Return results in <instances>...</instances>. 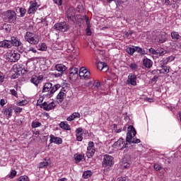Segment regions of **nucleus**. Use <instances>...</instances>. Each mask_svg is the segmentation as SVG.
I'll return each instance as SVG.
<instances>
[{
    "mask_svg": "<svg viewBox=\"0 0 181 181\" xmlns=\"http://www.w3.org/2000/svg\"><path fill=\"white\" fill-rule=\"evenodd\" d=\"M132 134L133 136H135V135H136V131L135 130V128H134V126L130 125L127 127L126 142H129V144H139L141 140L139 139L132 138Z\"/></svg>",
    "mask_w": 181,
    "mask_h": 181,
    "instance_id": "f257e3e1",
    "label": "nucleus"
},
{
    "mask_svg": "<svg viewBox=\"0 0 181 181\" xmlns=\"http://www.w3.org/2000/svg\"><path fill=\"white\" fill-rule=\"evenodd\" d=\"M62 86L60 84L54 85L52 83H46L42 88V93H47V95L54 94Z\"/></svg>",
    "mask_w": 181,
    "mask_h": 181,
    "instance_id": "f03ea898",
    "label": "nucleus"
},
{
    "mask_svg": "<svg viewBox=\"0 0 181 181\" xmlns=\"http://www.w3.org/2000/svg\"><path fill=\"white\" fill-rule=\"evenodd\" d=\"M24 39L30 45H37L40 41L39 35L31 32H27L24 36Z\"/></svg>",
    "mask_w": 181,
    "mask_h": 181,
    "instance_id": "7ed1b4c3",
    "label": "nucleus"
},
{
    "mask_svg": "<svg viewBox=\"0 0 181 181\" xmlns=\"http://www.w3.org/2000/svg\"><path fill=\"white\" fill-rule=\"evenodd\" d=\"M54 29L59 30L60 32H67L70 29V25L65 21L57 23L54 25Z\"/></svg>",
    "mask_w": 181,
    "mask_h": 181,
    "instance_id": "20e7f679",
    "label": "nucleus"
},
{
    "mask_svg": "<svg viewBox=\"0 0 181 181\" xmlns=\"http://www.w3.org/2000/svg\"><path fill=\"white\" fill-rule=\"evenodd\" d=\"M102 165L104 168H111L114 165V157L110 155H105Z\"/></svg>",
    "mask_w": 181,
    "mask_h": 181,
    "instance_id": "39448f33",
    "label": "nucleus"
},
{
    "mask_svg": "<svg viewBox=\"0 0 181 181\" xmlns=\"http://www.w3.org/2000/svg\"><path fill=\"white\" fill-rule=\"evenodd\" d=\"M6 21L8 23H15L16 22V13L12 10L6 12Z\"/></svg>",
    "mask_w": 181,
    "mask_h": 181,
    "instance_id": "423d86ee",
    "label": "nucleus"
},
{
    "mask_svg": "<svg viewBox=\"0 0 181 181\" xmlns=\"http://www.w3.org/2000/svg\"><path fill=\"white\" fill-rule=\"evenodd\" d=\"M94 153H95V148H94V142L90 141L87 148L86 156L88 158H93Z\"/></svg>",
    "mask_w": 181,
    "mask_h": 181,
    "instance_id": "0eeeda50",
    "label": "nucleus"
},
{
    "mask_svg": "<svg viewBox=\"0 0 181 181\" xmlns=\"http://www.w3.org/2000/svg\"><path fill=\"white\" fill-rule=\"evenodd\" d=\"M55 69L57 71H59L58 74H54L55 77H60L61 76L63 75V73L67 70V67L66 66L62 64H58L55 66Z\"/></svg>",
    "mask_w": 181,
    "mask_h": 181,
    "instance_id": "6e6552de",
    "label": "nucleus"
},
{
    "mask_svg": "<svg viewBox=\"0 0 181 181\" xmlns=\"http://www.w3.org/2000/svg\"><path fill=\"white\" fill-rule=\"evenodd\" d=\"M66 18L70 22H76V13L74 8H69L66 12Z\"/></svg>",
    "mask_w": 181,
    "mask_h": 181,
    "instance_id": "1a4fd4ad",
    "label": "nucleus"
},
{
    "mask_svg": "<svg viewBox=\"0 0 181 181\" xmlns=\"http://www.w3.org/2000/svg\"><path fill=\"white\" fill-rule=\"evenodd\" d=\"M8 60L11 63H16V62H18L21 59V54L18 52H11L8 54Z\"/></svg>",
    "mask_w": 181,
    "mask_h": 181,
    "instance_id": "9d476101",
    "label": "nucleus"
},
{
    "mask_svg": "<svg viewBox=\"0 0 181 181\" xmlns=\"http://www.w3.org/2000/svg\"><path fill=\"white\" fill-rule=\"evenodd\" d=\"M56 107V103L54 102H51L48 103L47 102H44L41 105V108H43L45 111H50V110H53Z\"/></svg>",
    "mask_w": 181,
    "mask_h": 181,
    "instance_id": "9b49d317",
    "label": "nucleus"
},
{
    "mask_svg": "<svg viewBox=\"0 0 181 181\" xmlns=\"http://www.w3.org/2000/svg\"><path fill=\"white\" fill-rule=\"evenodd\" d=\"M30 7L28 11V13L30 15V13H33V12H36L37 11V8H39V6H37V3L36 2V0L30 1Z\"/></svg>",
    "mask_w": 181,
    "mask_h": 181,
    "instance_id": "f8f14e48",
    "label": "nucleus"
},
{
    "mask_svg": "<svg viewBox=\"0 0 181 181\" xmlns=\"http://www.w3.org/2000/svg\"><path fill=\"white\" fill-rule=\"evenodd\" d=\"M127 145H128V144L124 143V139H119V140L114 144V146H116L117 148H120L119 149L121 150L127 148Z\"/></svg>",
    "mask_w": 181,
    "mask_h": 181,
    "instance_id": "ddd939ff",
    "label": "nucleus"
},
{
    "mask_svg": "<svg viewBox=\"0 0 181 181\" xmlns=\"http://www.w3.org/2000/svg\"><path fill=\"white\" fill-rule=\"evenodd\" d=\"M127 83L132 86H136V76L133 74L128 76Z\"/></svg>",
    "mask_w": 181,
    "mask_h": 181,
    "instance_id": "4468645a",
    "label": "nucleus"
},
{
    "mask_svg": "<svg viewBox=\"0 0 181 181\" xmlns=\"http://www.w3.org/2000/svg\"><path fill=\"white\" fill-rule=\"evenodd\" d=\"M49 138H50L51 144H57L59 145L60 144H62L63 142V141L62 140V139L60 137H56L53 134H51L49 136Z\"/></svg>",
    "mask_w": 181,
    "mask_h": 181,
    "instance_id": "2eb2a0df",
    "label": "nucleus"
},
{
    "mask_svg": "<svg viewBox=\"0 0 181 181\" xmlns=\"http://www.w3.org/2000/svg\"><path fill=\"white\" fill-rule=\"evenodd\" d=\"M10 42H11V47L13 46L18 47V46H21L22 45V42H21L16 37H11Z\"/></svg>",
    "mask_w": 181,
    "mask_h": 181,
    "instance_id": "dca6fc26",
    "label": "nucleus"
},
{
    "mask_svg": "<svg viewBox=\"0 0 181 181\" xmlns=\"http://www.w3.org/2000/svg\"><path fill=\"white\" fill-rule=\"evenodd\" d=\"M165 41H166V35L163 34L158 35L156 39V42L158 45H161V43H165Z\"/></svg>",
    "mask_w": 181,
    "mask_h": 181,
    "instance_id": "f3484780",
    "label": "nucleus"
},
{
    "mask_svg": "<svg viewBox=\"0 0 181 181\" xmlns=\"http://www.w3.org/2000/svg\"><path fill=\"white\" fill-rule=\"evenodd\" d=\"M64 88H63L62 90L58 93L57 98L59 100V103H63V100H64V97H66V93H64Z\"/></svg>",
    "mask_w": 181,
    "mask_h": 181,
    "instance_id": "a211bd4d",
    "label": "nucleus"
},
{
    "mask_svg": "<svg viewBox=\"0 0 181 181\" xmlns=\"http://www.w3.org/2000/svg\"><path fill=\"white\" fill-rule=\"evenodd\" d=\"M12 112H13V107H9L5 109L4 114L7 118H11L12 117Z\"/></svg>",
    "mask_w": 181,
    "mask_h": 181,
    "instance_id": "6ab92c4d",
    "label": "nucleus"
},
{
    "mask_svg": "<svg viewBox=\"0 0 181 181\" xmlns=\"http://www.w3.org/2000/svg\"><path fill=\"white\" fill-rule=\"evenodd\" d=\"M0 47H4L6 49H11V47H12L11 46V42L10 40H4L0 42Z\"/></svg>",
    "mask_w": 181,
    "mask_h": 181,
    "instance_id": "aec40b11",
    "label": "nucleus"
},
{
    "mask_svg": "<svg viewBox=\"0 0 181 181\" xmlns=\"http://www.w3.org/2000/svg\"><path fill=\"white\" fill-rule=\"evenodd\" d=\"M143 64L146 69H151L152 67L153 62L151 59L146 58L143 59Z\"/></svg>",
    "mask_w": 181,
    "mask_h": 181,
    "instance_id": "412c9836",
    "label": "nucleus"
},
{
    "mask_svg": "<svg viewBox=\"0 0 181 181\" xmlns=\"http://www.w3.org/2000/svg\"><path fill=\"white\" fill-rule=\"evenodd\" d=\"M98 69L101 71L105 70V71H107V63L103 62H98Z\"/></svg>",
    "mask_w": 181,
    "mask_h": 181,
    "instance_id": "4be33fe9",
    "label": "nucleus"
},
{
    "mask_svg": "<svg viewBox=\"0 0 181 181\" xmlns=\"http://www.w3.org/2000/svg\"><path fill=\"white\" fill-rule=\"evenodd\" d=\"M59 127L62 129H66V131H70V125H69V124H67V122H62L59 124Z\"/></svg>",
    "mask_w": 181,
    "mask_h": 181,
    "instance_id": "5701e85b",
    "label": "nucleus"
},
{
    "mask_svg": "<svg viewBox=\"0 0 181 181\" xmlns=\"http://www.w3.org/2000/svg\"><path fill=\"white\" fill-rule=\"evenodd\" d=\"M49 165H50V161H47V160L45 159L42 162L40 163L38 168L42 169V168H46V166H49Z\"/></svg>",
    "mask_w": 181,
    "mask_h": 181,
    "instance_id": "b1692460",
    "label": "nucleus"
},
{
    "mask_svg": "<svg viewBox=\"0 0 181 181\" xmlns=\"http://www.w3.org/2000/svg\"><path fill=\"white\" fill-rule=\"evenodd\" d=\"M162 69H160V74H168L169 73V66L161 65Z\"/></svg>",
    "mask_w": 181,
    "mask_h": 181,
    "instance_id": "393cba45",
    "label": "nucleus"
},
{
    "mask_svg": "<svg viewBox=\"0 0 181 181\" xmlns=\"http://www.w3.org/2000/svg\"><path fill=\"white\" fill-rule=\"evenodd\" d=\"M30 83H33V84H35V86H36V87H37V86H39V79L37 78V76H33L31 79H30Z\"/></svg>",
    "mask_w": 181,
    "mask_h": 181,
    "instance_id": "a878e982",
    "label": "nucleus"
},
{
    "mask_svg": "<svg viewBox=\"0 0 181 181\" xmlns=\"http://www.w3.org/2000/svg\"><path fill=\"white\" fill-rule=\"evenodd\" d=\"M171 37L172 39H175V40H179V39H180L181 37L180 35H179V33L176 31H173L171 33Z\"/></svg>",
    "mask_w": 181,
    "mask_h": 181,
    "instance_id": "bb28decb",
    "label": "nucleus"
},
{
    "mask_svg": "<svg viewBox=\"0 0 181 181\" xmlns=\"http://www.w3.org/2000/svg\"><path fill=\"white\" fill-rule=\"evenodd\" d=\"M70 76H76V74H78V69L72 67L69 69Z\"/></svg>",
    "mask_w": 181,
    "mask_h": 181,
    "instance_id": "cd10ccee",
    "label": "nucleus"
},
{
    "mask_svg": "<svg viewBox=\"0 0 181 181\" xmlns=\"http://www.w3.org/2000/svg\"><path fill=\"white\" fill-rule=\"evenodd\" d=\"M167 52L163 48L157 49V56H165Z\"/></svg>",
    "mask_w": 181,
    "mask_h": 181,
    "instance_id": "c85d7f7f",
    "label": "nucleus"
},
{
    "mask_svg": "<svg viewBox=\"0 0 181 181\" xmlns=\"http://www.w3.org/2000/svg\"><path fill=\"white\" fill-rule=\"evenodd\" d=\"M74 158H75L76 163H78V162L83 160V158H84V156L81 154H76L74 156Z\"/></svg>",
    "mask_w": 181,
    "mask_h": 181,
    "instance_id": "c756f323",
    "label": "nucleus"
},
{
    "mask_svg": "<svg viewBox=\"0 0 181 181\" xmlns=\"http://www.w3.org/2000/svg\"><path fill=\"white\" fill-rule=\"evenodd\" d=\"M16 12H18V11L20 12L21 16L22 18H23V16H25V14L26 13V10L24 8H19V7H18L16 9Z\"/></svg>",
    "mask_w": 181,
    "mask_h": 181,
    "instance_id": "7c9ffc66",
    "label": "nucleus"
},
{
    "mask_svg": "<svg viewBox=\"0 0 181 181\" xmlns=\"http://www.w3.org/2000/svg\"><path fill=\"white\" fill-rule=\"evenodd\" d=\"M88 71L87 69H86V67H81L79 69V76L80 77H83L84 76V74Z\"/></svg>",
    "mask_w": 181,
    "mask_h": 181,
    "instance_id": "2f4dec72",
    "label": "nucleus"
},
{
    "mask_svg": "<svg viewBox=\"0 0 181 181\" xmlns=\"http://www.w3.org/2000/svg\"><path fill=\"white\" fill-rule=\"evenodd\" d=\"M91 176V171H85L83 174V177L84 179H88V177H90Z\"/></svg>",
    "mask_w": 181,
    "mask_h": 181,
    "instance_id": "473e14b6",
    "label": "nucleus"
},
{
    "mask_svg": "<svg viewBox=\"0 0 181 181\" xmlns=\"http://www.w3.org/2000/svg\"><path fill=\"white\" fill-rule=\"evenodd\" d=\"M42 125V123L40 122H33L31 124L32 128H39Z\"/></svg>",
    "mask_w": 181,
    "mask_h": 181,
    "instance_id": "72a5a7b5",
    "label": "nucleus"
},
{
    "mask_svg": "<svg viewBox=\"0 0 181 181\" xmlns=\"http://www.w3.org/2000/svg\"><path fill=\"white\" fill-rule=\"evenodd\" d=\"M127 52L129 54H131L132 56V54H134V53H135V48H132V47H127Z\"/></svg>",
    "mask_w": 181,
    "mask_h": 181,
    "instance_id": "f704fd0d",
    "label": "nucleus"
},
{
    "mask_svg": "<svg viewBox=\"0 0 181 181\" xmlns=\"http://www.w3.org/2000/svg\"><path fill=\"white\" fill-rule=\"evenodd\" d=\"M134 52H137V53H141V54H145V51H143L142 48L139 47H134Z\"/></svg>",
    "mask_w": 181,
    "mask_h": 181,
    "instance_id": "c9c22d12",
    "label": "nucleus"
},
{
    "mask_svg": "<svg viewBox=\"0 0 181 181\" xmlns=\"http://www.w3.org/2000/svg\"><path fill=\"white\" fill-rule=\"evenodd\" d=\"M170 60V57H167L166 59H163L160 61L161 66H165V64H168V62Z\"/></svg>",
    "mask_w": 181,
    "mask_h": 181,
    "instance_id": "e433bc0d",
    "label": "nucleus"
},
{
    "mask_svg": "<svg viewBox=\"0 0 181 181\" xmlns=\"http://www.w3.org/2000/svg\"><path fill=\"white\" fill-rule=\"evenodd\" d=\"M154 169L157 172H159V170H162V165H160V164H158V163H155L154 164Z\"/></svg>",
    "mask_w": 181,
    "mask_h": 181,
    "instance_id": "4c0bfd02",
    "label": "nucleus"
},
{
    "mask_svg": "<svg viewBox=\"0 0 181 181\" xmlns=\"http://www.w3.org/2000/svg\"><path fill=\"white\" fill-rule=\"evenodd\" d=\"M17 181H29V177L26 175L21 176Z\"/></svg>",
    "mask_w": 181,
    "mask_h": 181,
    "instance_id": "58836bf2",
    "label": "nucleus"
},
{
    "mask_svg": "<svg viewBox=\"0 0 181 181\" xmlns=\"http://www.w3.org/2000/svg\"><path fill=\"white\" fill-rule=\"evenodd\" d=\"M129 67L132 69V70H136V69H138V66L135 63L130 64Z\"/></svg>",
    "mask_w": 181,
    "mask_h": 181,
    "instance_id": "ea45409f",
    "label": "nucleus"
},
{
    "mask_svg": "<svg viewBox=\"0 0 181 181\" xmlns=\"http://www.w3.org/2000/svg\"><path fill=\"white\" fill-rule=\"evenodd\" d=\"M134 31H128L126 32L124 34V37H127V39H129V36H131V35H133Z\"/></svg>",
    "mask_w": 181,
    "mask_h": 181,
    "instance_id": "a19ab883",
    "label": "nucleus"
},
{
    "mask_svg": "<svg viewBox=\"0 0 181 181\" xmlns=\"http://www.w3.org/2000/svg\"><path fill=\"white\" fill-rule=\"evenodd\" d=\"M16 176V170H12L9 175L10 179H13Z\"/></svg>",
    "mask_w": 181,
    "mask_h": 181,
    "instance_id": "79ce46f5",
    "label": "nucleus"
},
{
    "mask_svg": "<svg viewBox=\"0 0 181 181\" xmlns=\"http://www.w3.org/2000/svg\"><path fill=\"white\" fill-rule=\"evenodd\" d=\"M26 104H28L26 100H22V101L19 102L18 103H17V105H18L19 107H22L23 105H26Z\"/></svg>",
    "mask_w": 181,
    "mask_h": 181,
    "instance_id": "37998d69",
    "label": "nucleus"
},
{
    "mask_svg": "<svg viewBox=\"0 0 181 181\" xmlns=\"http://www.w3.org/2000/svg\"><path fill=\"white\" fill-rule=\"evenodd\" d=\"M148 52H149L150 53H151V54H156V55L158 54L157 49L155 50V49H153V48H150V49H148Z\"/></svg>",
    "mask_w": 181,
    "mask_h": 181,
    "instance_id": "c03bdc74",
    "label": "nucleus"
},
{
    "mask_svg": "<svg viewBox=\"0 0 181 181\" xmlns=\"http://www.w3.org/2000/svg\"><path fill=\"white\" fill-rule=\"evenodd\" d=\"M5 79V76H4V74L0 71V84H2L4 83V80Z\"/></svg>",
    "mask_w": 181,
    "mask_h": 181,
    "instance_id": "a18cd8bd",
    "label": "nucleus"
},
{
    "mask_svg": "<svg viewBox=\"0 0 181 181\" xmlns=\"http://www.w3.org/2000/svg\"><path fill=\"white\" fill-rule=\"evenodd\" d=\"M90 71L88 70L82 77H83V78H88V77H90Z\"/></svg>",
    "mask_w": 181,
    "mask_h": 181,
    "instance_id": "49530a36",
    "label": "nucleus"
},
{
    "mask_svg": "<svg viewBox=\"0 0 181 181\" xmlns=\"http://www.w3.org/2000/svg\"><path fill=\"white\" fill-rule=\"evenodd\" d=\"M72 115H74V118H80V117H81V115H80V113L78 112H74L72 114Z\"/></svg>",
    "mask_w": 181,
    "mask_h": 181,
    "instance_id": "de8ad7c7",
    "label": "nucleus"
},
{
    "mask_svg": "<svg viewBox=\"0 0 181 181\" xmlns=\"http://www.w3.org/2000/svg\"><path fill=\"white\" fill-rule=\"evenodd\" d=\"M11 93L12 95H14V97H18V92H16V90H15V89H11Z\"/></svg>",
    "mask_w": 181,
    "mask_h": 181,
    "instance_id": "09e8293b",
    "label": "nucleus"
},
{
    "mask_svg": "<svg viewBox=\"0 0 181 181\" xmlns=\"http://www.w3.org/2000/svg\"><path fill=\"white\" fill-rule=\"evenodd\" d=\"M76 139L81 142V141H83V136H81V134H76Z\"/></svg>",
    "mask_w": 181,
    "mask_h": 181,
    "instance_id": "8fccbe9b",
    "label": "nucleus"
},
{
    "mask_svg": "<svg viewBox=\"0 0 181 181\" xmlns=\"http://www.w3.org/2000/svg\"><path fill=\"white\" fill-rule=\"evenodd\" d=\"M85 19L88 28H90V20L88 19V17H87V16H85Z\"/></svg>",
    "mask_w": 181,
    "mask_h": 181,
    "instance_id": "3c124183",
    "label": "nucleus"
},
{
    "mask_svg": "<svg viewBox=\"0 0 181 181\" xmlns=\"http://www.w3.org/2000/svg\"><path fill=\"white\" fill-rule=\"evenodd\" d=\"M74 119H75V118H74V116L73 115V114L71 115H70L69 117H67V119H66L67 121H70V122L73 121Z\"/></svg>",
    "mask_w": 181,
    "mask_h": 181,
    "instance_id": "603ef678",
    "label": "nucleus"
},
{
    "mask_svg": "<svg viewBox=\"0 0 181 181\" xmlns=\"http://www.w3.org/2000/svg\"><path fill=\"white\" fill-rule=\"evenodd\" d=\"M86 35H88V36H91V30H90V27H87L86 28Z\"/></svg>",
    "mask_w": 181,
    "mask_h": 181,
    "instance_id": "864d4df0",
    "label": "nucleus"
},
{
    "mask_svg": "<svg viewBox=\"0 0 181 181\" xmlns=\"http://www.w3.org/2000/svg\"><path fill=\"white\" fill-rule=\"evenodd\" d=\"M152 74H160V71L159 69H155L152 71Z\"/></svg>",
    "mask_w": 181,
    "mask_h": 181,
    "instance_id": "5fc2aeb1",
    "label": "nucleus"
},
{
    "mask_svg": "<svg viewBox=\"0 0 181 181\" xmlns=\"http://www.w3.org/2000/svg\"><path fill=\"white\" fill-rule=\"evenodd\" d=\"M54 2H55V4H57V5L61 6L62 4V0H53Z\"/></svg>",
    "mask_w": 181,
    "mask_h": 181,
    "instance_id": "6e6d98bb",
    "label": "nucleus"
},
{
    "mask_svg": "<svg viewBox=\"0 0 181 181\" xmlns=\"http://www.w3.org/2000/svg\"><path fill=\"white\" fill-rule=\"evenodd\" d=\"M5 104H6V102H5V99H1V100H0V105H1V107H4V105H5Z\"/></svg>",
    "mask_w": 181,
    "mask_h": 181,
    "instance_id": "4d7b16f0",
    "label": "nucleus"
},
{
    "mask_svg": "<svg viewBox=\"0 0 181 181\" xmlns=\"http://www.w3.org/2000/svg\"><path fill=\"white\" fill-rule=\"evenodd\" d=\"M129 166H131V165L129 163H123V168H124L125 169H127V168H129Z\"/></svg>",
    "mask_w": 181,
    "mask_h": 181,
    "instance_id": "13d9d810",
    "label": "nucleus"
},
{
    "mask_svg": "<svg viewBox=\"0 0 181 181\" xmlns=\"http://www.w3.org/2000/svg\"><path fill=\"white\" fill-rule=\"evenodd\" d=\"M40 50H46V44L42 43L41 45Z\"/></svg>",
    "mask_w": 181,
    "mask_h": 181,
    "instance_id": "bf43d9fd",
    "label": "nucleus"
},
{
    "mask_svg": "<svg viewBox=\"0 0 181 181\" xmlns=\"http://www.w3.org/2000/svg\"><path fill=\"white\" fill-rule=\"evenodd\" d=\"M22 112V108L17 107L15 108V112Z\"/></svg>",
    "mask_w": 181,
    "mask_h": 181,
    "instance_id": "052dcab7",
    "label": "nucleus"
},
{
    "mask_svg": "<svg viewBox=\"0 0 181 181\" xmlns=\"http://www.w3.org/2000/svg\"><path fill=\"white\" fill-rule=\"evenodd\" d=\"M83 131V129L81 128H78L76 129V135H80V133Z\"/></svg>",
    "mask_w": 181,
    "mask_h": 181,
    "instance_id": "680f3d73",
    "label": "nucleus"
},
{
    "mask_svg": "<svg viewBox=\"0 0 181 181\" xmlns=\"http://www.w3.org/2000/svg\"><path fill=\"white\" fill-rule=\"evenodd\" d=\"M162 2L165 4V5H169V4H170V1L169 0H162Z\"/></svg>",
    "mask_w": 181,
    "mask_h": 181,
    "instance_id": "e2e57ef3",
    "label": "nucleus"
},
{
    "mask_svg": "<svg viewBox=\"0 0 181 181\" xmlns=\"http://www.w3.org/2000/svg\"><path fill=\"white\" fill-rule=\"evenodd\" d=\"M101 86V83L100 82H96L95 83V87H96V88H100V86Z\"/></svg>",
    "mask_w": 181,
    "mask_h": 181,
    "instance_id": "0e129e2a",
    "label": "nucleus"
},
{
    "mask_svg": "<svg viewBox=\"0 0 181 181\" xmlns=\"http://www.w3.org/2000/svg\"><path fill=\"white\" fill-rule=\"evenodd\" d=\"M29 52H33V53H37V51L36 49H35V48H33V47H30Z\"/></svg>",
    "mask_w": 181,
    "mask_h": 181,
    "instance_id": "69168bd1",
    "label": "nucleus"
},
{
    "mask_svg": "<svg viewBox=\"0 0 181 181\" xmlns=\"http://www.w3.org/2000/svg\"><path fill=\"white\" fill-rule=\"evenodd\" d=\"M118 181H127V179L125 177H119L117 178Z\"/></svg>",
    "mask_w": 181,
    "mask_h": 181,
    "instance_id": "338daca9",
    "label": "nucleus"
},
{
    "mask_svg": "<svg viewBox=\"0 0 181 181\" xmlns=\"http://www.w3.org/2000/svg\"><path fill=\"white\" fill-rule=\"evenodd\" d=\"M37 78H38L39 83H40V80H43V76H37Z\"/></svg>",
    "mask_w": 181,
    "mask_h": 181,
    "instance_id": "774afa93",
    "label": "nucleus"
}]
</instances>
